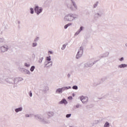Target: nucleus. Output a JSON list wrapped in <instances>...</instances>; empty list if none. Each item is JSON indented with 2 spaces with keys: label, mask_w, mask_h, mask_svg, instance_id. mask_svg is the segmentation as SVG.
<instances>
[{
  "label": "nucleus",
  "mask_w": 127,
  "mask_h": 127,
  "mask_svg": "<svg viewBox=\"0 0 127 127\" xmlns=\"http://www.w3.org/2000/svg\"><path fill=\"white\" fill-rule=\"evenodd\" d=\"M65 20L66 21H72L74 19V17H73V14H68L66 15L64 17Z\"/></svg>",
  "instance_id": "1"
},
{
  "label": "nucleus",
  "mask_w": 127,
  "mask_h": 127,
  "mask_svg": "<svg viewBox=\"0 0 127 127\" xmlns=\"http://www.w3.org/2000/svg\"><path fill=\"white\" fill-rule=\"evenodd\" d=\"M70 87L69 88L64 87L62 88H59L57 90L56 92L57 93H62V91H65V90H68V89H70Z\"/></svg>",
  "instance_id": "2"
},
{
  "label": "nucleus",
  "mask_w": 127,
  "mask_h": 127,
  "mask_svg": "<svg viewBox=\"0 0 127 127\" xmlns=\"http://www.w3.org/2000/svg\"><path fill=\"white\" fill-rule=\"evenodd\" d=\"M82 54H83V48L80 47V50L78 52L77 54L76 55L77 58H78V57H81Z\"/></svg>",
  "instance_id": "3"
},
{
  "label": "nucleus",
  "mask_w": 127,
  "mask_h": 127,
  "mask_svg": "<svg viewBox=\"0 0 127 127\" xmlns=\"http://www.w3.org/2000/svg\"><path fill=\"white\" fill-rule=\"evenodd\" d=\"M35 11L37 14H39L42 11V8H39L38 6L35 7Z\"/></svg>",
  "instance_id": "4"
},
{
  "label": "nucleus",
  "mask_w": 127,
  "mask_h": 127,
  "mask_svg": "<svg viewBox=\"0 0 127 127\" xmlns=\"http://www.w3.org/2000/svg\"><path fill=\"white\" fill-rule=\"evenodd\" d=\"M80 100L81 102L83 103H87V102H88V97L82 96L80 98Z\"/></svg>",
  "instance_id": "5"
},
{
  "label": "nucleus",
  "mask_w": 127,
  "mask_h": 127,
  "mask_svg": "<svg viewBox=\"0 0 127 127\" xmlns=\"http://www.w3.org/2000/svg\"><path fill=\"white\" fill-rule=\"evenodd\" d=\"M7 50V49H6V48H5L4 47H1V51L2 52H5V51H6Z\"/></svg>",
  "instance_id": "6"
},
{
  "label": "nucleus",
  "mask_w": 127,
  "mask_h": 127,
  "mask_svg": "<svg viewBox=\"0 0 127 127\" xmlns=\"http://www.w3.org/2000/svg\"><path fill=\"white\" fill-rule=\"evenodd\" d=\"M127 65L126 64H122L119 65V68H125V67H127Z\"/></svg>",
  "instance_id": "7"
},
{
  "label": "nucleus",
  "mask_w": 127,
  "mask_h": 127,
  "mask_svg": "<svg viewBox=\"0 0 127 127\" xmlns=\"http://www.w3.org/2000/svg\"><path fill=\"white\" fill-rule=\"evenodd\" d=\"M60 104H67V101H66V99H63L60 102Z\"/></svg>",
  "instance_id": "8"
},
{
  "label": "nucleus",
  "mask_w": 127,
  "mask_h": 127,
  "mask_svg": "<svg viewBox=\"0 0 127 127\" xmlns=\"http://www.w3.org/2000/svg\"><path fill=\"white\" fill-rule=\"evenodd\" d=\"M16 113H18V112H21V111H22V108L20 107L18 109H15Z\"/></svg>",
  "instance_id": "9"
},
{
  "label": "nucleus",
  "mask_w": 127,
  "mask_h": 127,
  "mask_svg": "<svg viewBox=\"0 0 127 127\" xmlns=\"http://www.w3.org/2000/svg\"><path fill=\"white\" fill-rule=\"evenodd\" d=\"M70 25H72V23H69L66 25H65L64 27V29H66L68 28V27L70 26Z\"/></svg>",
  "instance_id": "10"
},
{
  "label": "nucleus",
  "mask_w": 127,
  "mask_h": 127,
  "mask_svg": "<svg viewBox=\"0 0 127 127\" xmlns=\"http://www.w3.org/2000/svg\"><path fill=\"white\" fill-rule=\"evenodd\" d=\"M34 69H35V66H31V67L30 68V71L31 72H33V71H34Z\"/></svg>",
  "instance_id": "11"
},
{
  "label": "nucleus",
  "mask_w": 127,
  "mask_h": 127,
  "mask_svg": "<svg viewBox=\"0 0 127 127\" xmlns=\"http://www.w3.org/2000/svg\"><path fill=\"white\" fill-rule=\"evenodd\" d=\"M109 126H110V124H109L108 122H106L104 125V127H109Z\"/></svg>",
  "instance_id": "12"
},
{
  "label": "nucleus",
  "mask_w": 127,
  "mask_h": 127,
  "mask_svg": "<svg viewBox=\"0 0 127 127\" xmlns=\"http://www.w3.org/2000/svg\"><path fill=\"white\" fill-rule=\"evenodd\" d=\"M72 89H73L74 90H77V89H78V87L77 86H73L72 87Z\"/></svg>",
  "instance_id": "13"
},
{
  "label": "nucleus",
  "mask_w": 127,
  "mask_h": 127,
  "mask_svg": "<svg viewBox=\"0 0 127 127\" xmlns=\"http://www.w3.org/2000/svg\"><path fill=\"white\" fill-rule=\"evenodd\" d=\"M30 10H31V13L33 14L34 12L33 8H31Z\"/></svg>",
  "instance_id": "14"
},
{
  "label": "nucleus",
  "mask_w": 127,
  "mask_h": 127,
  "mask_svg": "<svg viewBox=\"0 0 127 127\" xmlns=\"http://www.w3.org/2000/svg\"><path fill=\"white\" fill-rule=\"evenodd\" d=\"M65 48H66V45H64L63 47L62 48V50L65 49Z\"/></svg>",
  "instance_id": "15"
},
{
  "label": "nucleus",
  "mask_w": 127,
  "mask_h": 127,
  "mask_svg": "<svg viewBox=\"0 0 127 127\" xmlns=\"http://www.w3.org/2000/svg\"><path fill=\"white\" fill-rule=\"evenodd\" d=\"M47 60L48 61H50V60H51V59L50 58V57H47Z\"/></svg>",
  "instance_id": "16"
},
{
  "label": "nucleus",
  "mask_w": 127,
  "mask_h": 127,
  "mask_svg": "<svg viewBox=\"0 0 127 127\" xmlns=\"http://www.w3.org/2000/svg\"><path fill=\"white\" fill-rule=\"evenodd\" d=\"M25 66H26V67H29L30 65L29 64H28L27 63H25Z\"/></svg>",
  "instance_id": "17"
},
{
  "label": "nucleus",
  "mask_w": 127,
  "mask_h": 127,
  "mask_svg": "<svg viewBox=\"0 0 127 127\" xmlns=\"http://www.w3.org/2000/svg\"><path fill=\"white\" fill-rule=\"evenodd\" d=\"M66 117V118H70V117H71V114H67Z\"/></svg>",
  "instance_id": "18"
},
{
  "label": "nucleus",
  "mask_w": 127,
  "mask_h": 127,
  "mask_svg": "<svg viewBox=\"0 0 127 127\" xmlns=\"http://www.w3.org/2000/svg\"><path fill=\"white\" fill-rule=\"evenodd\" d=\"M37 45V44H36V43H33V47L36 46Z\"/></svg>",
  "instance_id": "19"
},
{
  "label": "nucleus",
  "mask_w": 127,
  "mask_h": 127,
  "mask_svg": "<svg viewBox=\"0 0 127 127\" xmlns=\"http://www.w3.org/2000/svg\"><path fill=\"white\" fill-rule=\"evenodd\" d=\"M68 99L69 100H72V99H73V97H72V96H69V97H68Z\"/></svg>",
  "instance_id": "20"
},
{
  "label": "nucleus",
  "mask_w": 127,
  "mask_h": 127,
  "mask_svg": "<svg viewBox=\"0 0 127 127\" xmlns=\"http://www.w3.org/2000/svg\"><path fill=\"white\" fill-rule=\"evenodd\" d=\"M82 30H83V27H80V30H79V32H80V31H82Z\"/></svg>",
  "instance_id": "21"
},
{
  "label": "nucleus",
  "mask_w": 127,
  "mask_h": 127,
  "mask_svg": "<svg viewBox=\"0 0 127 127\" xmlns=\"http://www.w3.org/2000/svg\"><path fill=\"white\" fill-rule=\"evenodd\" d=\"M73 5L74 6V7H75V8L77 9V6L76 5V4L73 3Z\"/></svg>",
  "instance_id": "22"
},
{
  "label": "nucleus",
  "mask_w": 127,
  "mask_h": 127,
  "mask_svg": "<svg viewBox=\"0 0 127 127\" xmlns=\"http://www.w3.org/2000/svg\"><path fill=\"white\" fill-rule=\"evenodd\" d=\"M30 96L32 97V93L30 92Z\"/></svg>",
  "instance_id": "23"
},
{
  "label": "nucleus",
  "mask_w": 127,
  "mask_h": 127,
  "mask_svg": "<svg viewBox=\"0 0 127 127\" xmlns=\"http://www.w3.org/2000/svg\"><path fill=\"white\" fill-rule=\"evenodd\" d=\"M48 53H49V54H52V51H49Z\"/></svg>",
  "instance_id": "24"
},
{
  "label": "nucleus",
  "mask_w": 127,
  "mask_h": 127,
  "mask_svg": "<svg viewBox=\"0 0 127 127\" xmlns=\"http://www.w3.org/2000/svg\"><path fill=\"white\" fill-rule=\"evenodd\" d=\"M123 60H124V58H122L120 59V61H123Z\"/></svg>",
  "instance_id": "25"
},
{
  "label": "nucleus",
  "mask_w": 127,
  "mask_h": 127,
  "mask_svg": "<svg viewBox=\"0 0 127 127\" xmlns=\"http://www.w3.org/2000/svg\"><path fill=\"white\" fill-rule=\"evenodd\" d=\"M79 107V105L76 106V108H78Z\"/></svg>",
  "instance_id": "26"
},
{
  "label": "nucleus",
  "mask_w": 127,
  "mask_h": 127,
  "mask_svg": "<svg viewBox=\"0 0 127 127\" xmlns=\"http://www.w3.org/2000/svg\"><path fill=\"white\" fill-rule=\"evenodd\" d=\"M49 63V62H48V63H47V64H48Z\"/></svg>",
  "instance_id": "27"
},
{
  "label": "nucleus",
  "mask_w": 127,
  "mask_h": 127,
  "mask_svg": "<svg viewBox=\"0 0 127 127\" xmlns=\"http://www.w3.org/2000/svg\"><path fill=\"white\" fill-rule=\"evenodd\" d=\"M47 65V64H46V66Z\"/></svg>",
  "instance_id": "28"
}]
</instances>
